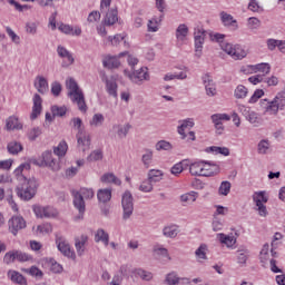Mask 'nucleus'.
<instances>
[{
    "instance_id": "f257e3e1",
    "label": "nucleus",
    "mask_w": 285,
    "mask_h": 285,
    "mask_svg": "<svg viewBox=\"0 0 285 285\" xmlns=\"http://www.w3.org/2000/svg\"><path fill=\"white\" fill-rule=\"evenodd\" d=\"M31 166L30 163L21 164L14 171L13 175L19 180V185L17 187V195L20 199L24 202H30L37 195V188H39V183L37 178L31 177L27 178L23 175L24 170H30Z\"/></svg>"
},
{
    "instance_id": "f03ea898",
    "label": "nucleus",
    "mask_w": 285,
    "mask_h": 285,
    "mask_svg": "<svg viewBox=\"0 0 285 285\" xmlns=\"http://www.w3.org/2000/svg\"><path fill=\"white\" fill-rule=\"evenodd\" d=\"M68 88V97L71 99L72 104H77L80 112H86L88 110V105H86V97L83 91L77 85V81L73 78H69L66 81Z\"/></svg>"
},
{
    "instance_id": "7ed1b4c3",
    "label": "nucleus",
    "mask_w": 285,
    "mask_h": 285,
    "mask_svg": "<svg viewBox=\"0 0 285 285\" xmlns=\"http://www.w3.org/2000/svg\"><path fill=\"white\" fill-rule=\"evenodd\" d=\"M73 195V205L77 210H79L80 215L86 213V202L85 199H92L95 197V190L92 188H81L80 191H72Z\"/></svg>"
},
{
    "instance_id": "20e7f679",
    "label": "nucleus",
    "mask_w": 285,
    "mask_h": 285,
    "mask_svg": "<svg viewBox=\"0 0 285 285\" xmlns=\"http://www.w3.org/2000/svg\"><path fill=\"white\" fill-rule=\"evenodd\" d=\"M32 164H35V166H40V167L46 166L47 168H50L55 173H57L58 170L61 169V165L59 164V160H57L52 156V151L42 153V159L40 161L39 160H32Z\"/></svg>"
},
{
    "instance_id": "39448f33",
    "label": "nucleus",
    "mask_w": 285,
    "mask_h": 285,
    "mask_svg": "<svg viewBox=\"0 0 285 285\" xmlns=\"http://www.w3.org/2000/svg\"><path fill=\"white\" fill-rule=\"evenodd\" d=\"M253 202L255 203L256 210L261 217H266L268 215V209L266 205L268 203V197H266V191H256L253 195Z\"/></svg>"
},
{
    "instance_id": "423d86ee",
    "label": "nucleus",
    "mask_w": 285,
    "mask_h": 285,
    "mask_svg": "<svg viewBox=\"0 0 285 285\" xmlns=\"http://www.w3.org/2000/svg\"><path fill=\"white\" fill-rule=\"evenodd\" d=\"M121 206L124 209L122 219H130V216L135 210V205L132 204V194H130V191L124 193L121 198Z\"/></svg>"
},
{
    "instance_id": "0eeeda50",
    "label": "nucleus",
    "mask_w": 285,
    "mask_h": 285,
    "mask_svg": "<svg viewBox=\"0 0 285 285\" xmlns=\"http://www.w3.org/2000/svg\"><path fill=\"white\" fill-rule=\"evenodd\" d=\"M164 179V171L159 169H151L148 173V179L144 186V193H150L153 190V184H157V181H161Z\"/></svg>"
},
{
    "instance_id": "6e6552de",
    "label": "nucleus",
    "mask_w": 285,
    "mask_h": 285,
    "mask_svg": "<svg viewBox=\"0 0 285 285\" xmlns=\"http://www.w3.org/2000/svg\"><path fill=\"white\" fill-rule=\"evenodd\" d=\"M33 213L37 217H40L41 219H43V217L47 219H50L59 215V212H57L55 207H51V206L43 207L39 205L33 206Z\"/></svg>"
},
{
    "instance_id": "1a4fd4ad",
    "label": "nucleus",
    "mask_w": 285,
    "mask_h": 285,
    "mask_svg": "<svg viewBox=\"0 0 285 285\" xmlns=\"http://www.w3.org/2000/svg\"><path fill=\"white\" fill-rule=\"evenodd\" d=\"M261 106L264 109V115L277 116L279 110H282V106L278 105L275 98L273 100H268V99L261 100Z\"/></svg>"
},
{
    "instance_id": "9d476101",
    "label": "nucleus",
    "mask_w": 285,
    "mask_h": 285,
    "mask_svg": "<svg viewBox=\"0 0 285 285\" xmlns=\"http://www.w3.org/2000/svg\"><path fill=\"white\" fill-rule=\"evenodd\" d=\"M208 35V31L204 29H195L194 32V39H195V50H196V57H202V50L204 48V41L206 40V36Z\"/></svg>"
},
{
    "instance_id": "9b49d317",
    "label": "nucleus",
    "mask_w": 285,
    "mask_h": 285,
    "mask_svg": "<svg viewBox=\"0 0 285 285\" xmlns=\"http://www.w3.org/2000/svg\"><path fill=\"white\" fill-rule=\"evenodd\" d=\"M56 244L58 246V250H60L65 257H69V259H77V254L70 249V244L63 240V238H57Z\"/></svg>"
},
{
    "instance_id": "f8f14e48",
    "label": "nucleus",
    "mask_w": 285,
    "mask_h": 285,
    "mask_svg": "<svg viewBox=\"0 0 285 285\" xmlns=\"http://www.w3.org/2000/svg\"><path fill=\"white\" fill-rule=\"evenodd\" d=\"M26 228V219H23L21 216H13L9 220V230L12 235H17L19 230H23Z\"/></svg>"
},
{
    "instance_id": "ddd939ff",
    "label": "nucleus",
    "mask_w": 285,
    "mask_h": 285,
    "mask_svg": "<svg viewBox=\"0 0 285 285\" xmlns=\"http://www.w3.org/2000/svg\"><path fill=\"white\" fill-rule=\"evenodd\" d=\"M203 83L205 86V92L207 97L217 96V85L215 83V80H213V77L209 75L203 76Z\"/></svg>"
},
{
    "instance_id": "4468645a",
    "label": "nucleus",
    "mask_w": 285,
    "mask_h": 285,
    "mask_svg": "<svg viewBox=\"0 0 285 285\" xmlns=\"http://www.w3.org/2000/svg\"><path fill=\"white\" fill-rule=\"evenodd\" d=\"M219 165L215 161L203 160V177H213L218 175Z\"/></svg>"
},
{
    "instance_id": "2eb2a0df",
    "label": "nucleus",
    "mask_w": 285,
    "mask_h": 285,
    "mask_svg": "<svg viewBox=\"0 0 285 285\" xmlns=\"http://www.w3.org/2000/svg\"><path fill=\"white\" fill-rule=\"evenodd\" d=\"M57 52L59 57L63 59L61 65L62 68H69V66H72V63H75V58L72 57V53H70V51H68V49H66L65 47L58 46Z\"/></svg>"
},
{
    "instance_id": "dca6fc26",
    "label": "nucleus",
    "mask_w": 285,
    "mask_h": 285,
    "mask_svg": "<svg viewBox=\"0 0 285 285\" xmlns=\"http://www.w3.org/2000/svg\"><path fill=\"white\" fill-rule=\"evenodd\" d=\"M78 148L82 153H86V150H90V135H88L86 131H80L76 135Z\"/></svg>"
},
{
    "instance_id": "f3484780",
    "label": "nucleus",
    "mask_w": 285,
    "mask_h": 285,
    "mask_svg": "<svg viewBox=\"0 0 285 285\" xmlns=\"http://www.w3.org/2000/svg\"><path fill=\"white\" fill-rule=\"evenodd\" d=\"M7 277L8 279H10V282H12V284L28 285V279L26 278V276H23L18 271L9 269L7 273Z\"/></svg>"
},
{
    "instance_id": "a211bd4d",
    "label": "nucleus",
    "mask_w": 285,
    "mask_h": 285,
    "mask_svg": "<svg viewBox=\"0 0 285 285\" xmlns=\"http://www.w3.org/2000/svg\"><path fill=\"white\" fill-rule=\"evenodd\" d=\"M42 104H43V99H41V96L39 94H35L33 107H32V112L30 115V119L35 120L37 119V117L41 115Z\"/></svg>"
},
{
    "instance_id": "6ab92c4d",
    "label": "nucleus",
    "mask_w": 285,
    "mask_h": 285,
    "mask_svg": "<svg viewBox=\"0 0 285 285\" xmlns=\"http://www.w3.org/2000/svg\"><path fill=\"white\" fill-rule=\"evenodd\" d=\"M33 86L40 95H46V92L49 90L48 79H46L43 76L36 77Z\"/></svg>"
},
{
    "instance_id": "aec40b11",
    "label": "nucleus",
    "mask_w": 285,
    "mask_h": 285,
    "mask_svg": "<svg viewBox=\"0 0 285 285\" xmlns=\"http://www.w3.org/2000/svg\"><path fill=\"white\" fill-rule=\"evenodd\" d=\"M75 246L77 255L81 257L83 253H86V247L88 246V236L81 235L80 237H77L75 239Z\"/></svg>"
},
{
    "instance_id": "412c9836",
    "label": "nucleus",
    "mask_w": 285,
    "mask_h": 285,
    "mask_svg": "<svg viewBox=\"0 0 285 285\" xmlns=\"http://www.w3.org/2000/svg\"><path fill=\"white\" fill-rule=\"evenodd\" d=\"M161 21H164V14L154 16L147 22V30L149 32H159V27L161 26Z\"/></svg>"
},
{
    "instance_id": "4be33fe9",
    "label": "nucleus",
    "mask_w": 285,
    "mask_h": 285,
    "mask_svg": "<svg viewBox=\"0 0 285 285\" xmlns=\"http://www.w3.org/2000/svg\"><path fill=\"white\" fill-rule=\"evenodd\" d=\"M124 73L130 78V81L134 83H138V86H141L144 83V68L141 67L139 70L134 71L130 73L129 70H124Z\"/></svg>"
},
{
    "instance_id": "5701e85b",
    "label": "nucleus",
    "mask_w": 285,
    "mask_h": 285,
    "mask_svg": "<svg viewBox=\"0 0 285 285\" xmlns=\"http://www.w3.org/2000/svg\"><path fill=\"white\" fill-rule=\"evenodd\" d=\"M97 198L100 204H108L112 199V189L102 188L97 191Z\"/></svg>"
},
{
    "instance_id": "b1692460",
    "label": "nucleus",
    "mask_w": 285,
    "mask_h": 285,
    "mask_svg": "<svg viewBox=\"0 0 285 285\" xmlns=\"http://www.w3.org/2000/svg\"><path fill=\"white\" fill-rule=\"evenodd\" d=\"M58 30L60 32H63V35H72L73 37H81V28L75 27L72 28L70 24H60L58 27Z\"/></svg>"
},
{
    "instance_id": "393cba45",
    "label": "nucleus",
    "mask_w": 285,
    "mask_h": 285,
    "mask_svg": "<svg viewBox=\"0 0 285 285\" xmlns=\"http://www.w3.org/2000/svg\"><path fill=\"white\" fill-rule=\"evenodd\" d=\"M130 124L112 126V130L116 131L118 139H126L128 132L130 131Z\"/></svg>"
},
{
    "instance_id": "a878e982",
    "label": "nucleus",
    "mask_w": 285,
    "mask_h": 285,
    "mask_svg": "<svg viewBox=\"0 0 285 285\" xmlns=\"http://www.w3.org/2000/svg\"><path fill=\"white\" fill-rule=\"evenodd\" d=\"M23 125L19 121V118L16 116H10L6 120V130H21Z\"/></svg>"
},
{
    "instance_id": "bb28decb",
    "label": "nucleus",
    "mask_w": 285,
    "mask_h": 285,
    "mask_svg": "<svg viewBox=\"0 0 285 285\" xmlns=\"http://www.w3.org/2000/svg\"><path fill=\"white\" fill-rule=\"evenodd\" d=\"M118 14L117 8L108 10L105 17V26H115V23L119 21Z\"/></svg>"
},
{
    "instance_id": "cd10ccee",
    "label": "nucleus",
    "mask_w": 285,
    "mask_h": 285,
    "mask_svg": "<svg viewBox=\"0 0 285 285\" xmlns=\"http://www.w3.org/2000/svg\"><path fill=\"white\" fill-rule=\"evenodd\" d=\"M102 66L104 68L112 70V68H119V66H121V62H119V59L115 56H106L102 60Z\"/></svg>"
},
{
    "instance_id": "c85d7f7f",
    "label": "nucleus",
    "mask_w": 285,
    "mask_h": 285,
    "mask_svg": "<svg viewBox=\"0 0 285 285\" xmlns=\"http://www.w3.org/2000/svg\"><path fill=\"white\" fill-rule=\"evenodd\" d=\"M102 184H115L116 186H121V179H119L112 173H106L100 177Z\"/></svg>"
},
{
    "instance_id": "c756f323",
    "label": "nucleus",
    "mask_w": 285,
    "mask_h": 285,
    "mask_svg": "<svg viewBox=\"0 0 285 285\" xmlns=\"http://www.w3.org/2000/svg\"><path fill=\"white\" fill-rule=\"evenodd\" d=\"M7 150L9 155H19V153L23 151V145L17 140H11L7 145Z\"/></svg>"
},
{
    "instance_id": "7c9ffc66",
    "label": "nucleus",
    "mask_w": 285,
    "mask_h": 285,
    "mask_svg": "<svg viewBox=\"0 0 285 285\" xmlns=\"http://www.w3.org/2000/svg\"><path fill=\"white\" fill-rule=\"evenodd\" d=\"M68 153V142L66 140H61L57 147H53V155L59 157H66V154Z\"/></svg>"
},
{
    "instance_id": "2f4dec72",
    "label": "nucleus",
    "mask_w": 285,
    "mask_h": 285,
    "mask_svg": "<svg viewBox=\"0 0 285 285\" xmlns=\"http://www.w3.org/2000/svg\"><path fill=\"white\" fill-rule=\"evenodd\" d=\"M95 242L97 244L101 242L105 246H108V244L110 243V236L108 235V233H106V230L98 229L95 235Z\"/></svg>"
},
{
    "instance_id": "473e14b6",
    "label": "nucleus",
    "mask_w": 285,
    "mask_h": 285,
    "mask_svg": "<svg viewBox=\"0 0 285 285\" xmlns=\"http://www.w3.org/2000/svg\"><path fill=\"white\" fill-rule=\"evenodd\" d=\"M203 164L204 160L188 165L190 175H193L194 177H203Z\"/></svg>"
},
{
    "instance_id": "72a5a7b5",
    "label": "nucleus",
    "mask_w": 285,
    "mask_h": 285,
    "mask_svg": "<svg viewBox=\"0 0 285 285\" xmlns=\"http://www.w3.org/2000/svg\"><path fill=\"white\" fill-rule=\"evenodd\" d=\"M163 234L165 237H169L170 239H175L177 235H179V227L177 225L166 226L163 229Z\"/></svg>"
},
{
    "instance_id": "f704fd0d",
    "label": "nucleus",
    "mask_w": 285,
    "mask_h": 285,
    "mask_svg": "<svg viewBox=\"0 0 285 285\" xmlns=\"http://www.w3.org/2000/svg\"><path fill=\"white\" fill-rule=\"evenodd\" d=\"M217 238L219 239L220 244H226L228 248L232 246H235L237 239L233 236L226 235V234H217Z\"/></svg>"
},
{
    "instance_id": "c9c22d12",
    "label": "nucleus",
    "mask_w": 285,
    "mask_h": 285,
    "mask_svg": "<svg viewBox=\"0 0 285 285\" xmlns=\"http://www.w3.org/2000/svg\"><path fill=\"white\" fill-rule=\"evenodd\" d=\"M186 37H188V26L179 24L176 29V39L178 41H186Z\"/></svg>"
},
{
    "instance_id": "e433bc0d",
    "label": "nucleus",
    "mask_w": 285,
    "mask_h": 285,
    "mask_svg": "<svg viewBox=\"0 0 285 285\" xmlns=\"http://www.w3.org/2000/svg\"><path fill=\"white\" fill-rule=\"evenodd\" d=\"M186 168H188V160H181L171 167L170 173L171 175H181Z\"/></svg>"
},
{
    "instance_id": "4c0bfd02",
    "label": "nucleus",
    "mask_w": 285,
    "mask_h": 285,
    "mask_svg": "<svg viewBox=\"0 0 285 285\" xmlns=\"http://www.w3.org/2000/svg\"><path fill=\"white\" fill-rule=\"evenodd\" d=\"M252 70L254 72H263V75H269L271 73V65L268 62H262L258 65L250 66Z\"/></svg>"
},
{
    "instance_id": "58836bf2",
    "label": "nucleus",
    "mask_w": 285,
    "mask_h": 285,
    "mask_svg": "<svg viewBox=\"0 0 285 285\" xmlns=\"http://www.w3.org/2000/svg\"><path fill=\"white\" fill-rule=\"evenodd\" d=\"M247 55L248 53L246 52V50H244L242 48V46L235 45L234 51L232 53V58H234L235 61H238V60H242V59L246 58Z\"/></svg>"
},
{
    "instance_id": "ea45409f",
    "label": "nucleus",
    "mask_w": 285,
    "mask_h": 285,
    "mask_svg": "<svg viewBox=\"0 0 285 285\" xmlns=\"http://www.w3.org/2000/svg\"><path fill=\"white\" fill-rule=\"evenodd\" d=\"M193 126H195L193 119H187L183 121V124L178 127V134H180L181 139H186V128H193Z\"/></svg>"
},
{
    "instance_id": "a19ab883",
    "label": "nucleus",
    "mask_w": 285,
    "mask_h": 285,
    "mask_svg": "<svg viewBox=\"0 0 285 285\" xmlns=\"http://www.w3.org/2000/svg\"><path fill=\"white\" fill-rule=\"evenodd\" d=\"M247 121H249V124H252L253 126H255V128L262 126V117H259V114L255 112V111H252L247 118H246Z\"/></svg>"
},
{
    "instance_id": "79ce46f5",
    "label": "nucleus",
    "mask_w": 285,
    "mask_h": 285,
    "mask_svg": "<svg viewBox=\"0 0 285 285\" xmlns=\"http://www.w3.org/2000/svg\"><path fill=\"white\" fill-rule=\"evenodd\" d=\"M108 95L117 97V82L115 80L105 79Z\"/></svg>"
},
{
    "instance_id": "37998d69",
    "label": "nucleus",
    "mask_w": 285,
    "mask_h": 285,
    "mask_svg": "<svg viewBox=\"0 0 285 285\" xmlns=\"http://www.w3.org/2000/svg\"><path fill=\"white\" fill-rule=\"evenodd\" d=\"M104 121H106V118L101 114H95L89 121V125L94 128H99L100 126H104Z\"/></svg>"
},
{
    "instance_id": "c03bdc74",
    "label": "nucleus",
    "mask_w": 285,
    "mask_h": 285,
    "mask_svg": "<svg viewBox=\"0 0 285 285\" xmlns=\"http://www.w3.org/2000/svg\"><path fill=\"white\" fill-rule=\"evenodd\" d=\"M271 148V141L268 139H263L257 145L258 155H266Z\"/></svg>"
},
{
    "instance_id": "a18cd8bd",
    "label": "nucleus",
    "mask_w": 285,
    "mask_h": 285,
    "mask_svg": "<svg viewBox=\"0 0 285 285\" xmlns=\"http://www.w3.org/2000/svg\"><path fill=\"white\" fill-rule=\"evenodd\" d=\"M180 202L183 204H193L194 202H197V193L196 191H190L187 194H183L180 196Z\"/></svg>"
},
{
    "instance_id": "49530a36",
    "label": "nucleus",
    "mask_w": 285,
    "mask_h": 285,
    "mask_svg": "<svg viewBox=\"0 0 285 285\" xmlns=\"http://www.w3.org/2000/svg\"><path fill=\"white\" fill-rule=\"evenodd\" d=\"M248 95V88H246L244 85H238L234 91V97L236 99H245Z\"/></svg>"
},
{
    "instance_id": "de8ad7c7",
    "label": "nucleus",
    "mask_w": 285,
    "mask_h": 285,
    "mask_svg": "<svg viewBox=\"0 0 285 285\" xmlns=\"http://www.w3.org/2000/svg\"><path fill=\"white\" fill-rule=\"evenodd\" d=\"M214 125L222 124V121H230V116L227 114H214L210 117Z\"/></svg>"
},
{
    "instance_id": "09e8293b",
    "label": "nucleus",
    "mask_w": 285,
    "mask_h": 285,
    "mask_svg": "<svg viewBox=\"0 0 285 285\" xmlns=\"http://www.w3.org/2000/svg\"><path fill=\"white\" fill-rule=\"evenodd\" d=\"M165 284H167V285H178L179 284V276L176 274V272H171L166 275Z\"/></svg>"
},
{
    "instance_id": "8fccbe9b",
    "label": "nucleus",
    "mask_w": 285,
    "mask_h": 285,
    "mask_svg": "<svg viewBox=\"0 0 285 285\" xmlns=\"http://www.w3.org/2000/svg\"><path fill=\"white\" fill-rule=\"evenodd\" d=\"M188 75L186 72L181 71L179 73H166L164 77V81H173V79H187Z\"/></svg>"
},
{
    "instance_id": "3c124183",
    "label": "nucleus",
    "mask_w": 285,
    "mask_h": 285,
    "mask_svg": "<svg viewBox=\"0 0 285 285\" xmlns=\"http://www.w3.org/2000/svg\"><path fill=\"white\" fill-rule=\"evenodd\" d=\"M104 159V151L101 149H96L87 157L89 161H101Z\"/></svg>"
},
{
    "instance_id": "603ef678",
    "label": "nucleus",
    "mask_w": 285,
    "mask_h": 285,
    "mask_svg": "<svg viewBox=\"0 0 285 285\" xmlns=\"http://www.w3.org/2000/svg\"><path fill=\"white\" fill-rule=\"evenodd\" d=\"M51 112L53 117H63L66 112H68V108H66V106L59 107L57 105H53L51 107Z\"/></svg>"
},
{
    "instance_id": "864d4df0",
    "label": "nucleus",
    "mask_w": 285,
    "mask_h": 285,
    "mask_svg": "<svg viewBox=\"0 0 285 285\" xmlns=\"http://www.w3.org/2000/svg\"><path fill=\"white\" fill-rule=\"evenodd\" d=\"M10 6H13L18 12H23L24 10H32V6L30 4H20L16 0H7Z\"/></svg>"
},
{
    "instance_id": "5fc2aeb1",
    "label": "nucleus",
    "mask_w": 285,
    "mask_h": 285,
    "mask_svg": "<svg viewBox=\"0 0 285 285\" xmlns=\"http://www.w3.org/2000/svg\"><path fill=\"white\" fill-rule=\"evenodd\" d=\"M155 253L160 259H166V262H170V255L168 254L167 248L157 247L155 248Z\"/></svg>"
},
{
    "instance_id": "6e6d98bb",
    "label": "nucleus",
    "mask_w": 285,
    "mask_h": 285,
    "mask_svg": "<svg viewBox=\"0 0 285 285\" xmlns=\"http://www.w3.org/2000/svg\"><path fill=\"white\" fill-rule=\"evenodd\" d=\"M32 256L28 253L16 249V261L17 262H31Z\"/></svg>"
},
{
    "instance_id": "4d7b16f0",
    "label": "nucleus",
    "mask_w": 285,
    "mask_h": 285,
    "mask_svg": "<svg viewBox=\"0 0 285 285\" xmlns=\"http://www.w3.org/2000/svg\"><path fill=\"white\" fill-rule=\"evenodd\" d=\"M151 164H153V149H145V154H144L145 168H150Z\"/></svg>"
},
{
    "instance_id": "13d9d810",
    "label": "nucleus",
    "mask_w": 285,
    "mask_h": 285,
    "mask_svg": "<svg viewBox=\"0 0 285 285\" xmlns=\"http://www.w3.org/2000/svg\"><path fill=\"white\" fill-rule=\"evenodd\" d=\"M3 262L7 265L10 264H14V262H17V254H16V249L8 252L4 257H3Z\"/></svg>"
},
{
    "instance_id": "bf43d9fd",
    "label": "nucleus",
    "mask_w": 285,
    "mask_h": 285,
    "mask_svg": "<svg viewBox=\"0 0 285 285\" xmlns=\"http://www.w3.org/2000/svg\"><path fill=\"white\" fill-rule=\"evenodd\" d=\"M208 250V246H206V244L200 245L196 252L195 255L198 259H207L206 257V253Z\"/></svg>"
},
{
    "instance_id": "052dcab7",
    "label": "nucleus",
    "mask_w": 285,
    "mask_h": 285,
    "mask_svg": "<svg viewBox=\"0 0 285 285\" xmlns=\"http://www.w3.org/2000/svg\"><path fill=\"white\" fill-rule=\"evenodd\" d=\"M230 181L224 180L218 189L219 195H224V197H226L228 193H230Z\"/></svg>"
},
{
    "instance_id": "680f3d73",
    "label": "nucleus",
    "mask_w": 285,
    "mask_h": 285,
    "mask_svg": "<svg viewBox=\"0 0 285 285\" xmlns=\"http://www.w3.org/2000/svg\"><path fill=\"white\" fill-rule=\"evenodd\" d=\"M37 232L40 233L41 235H49V233H52V225H50V223L39 225L37 227Z\"/></svg>"
},
{
    "instance_id": "e2e57ef3",
    "label": "nucleus",
    "mask_w": 285,
    "mask_h": 285,
    "mask_svg": "<svg viewBox=\"0 0 285 285\" xmlns=\"http://www.w3.org/2000/svg\"><path fill=\"white\" fill-rule=\"evenodd\" d=\"M41 128L39 127H33L29 132H28V139L30 141H36L37 138L41 135Z\"/></svg>"
},
{
    "instance_id": "0e129e2a",
    "label": "nucleus",
    "mask_w": 285,
    "mask_h": 285,
    "mask_svg": "<svg viewBox=\"0 0 285 285\" xmlns=\"http://www.w3.org/2000/svg\"><path fill=\"white\" fill-rule=\"evenodd\" d=\"M156 150H173V145L166 140H159L156 144Z\"/></svg>"
},
{
    "instance_id": "69168bd1",
    "label": "nucleus",
    "mask_w": 285,
    "mask_h": 285,
    "mask_svg": "<svg viewBox=\"0 0 285 285\" xmlns=\"http://www.w3.org/2000/svg\"><path fill=\"white\" fill-rule=\"evenodd\" d=\"M248 249H238V264H246L248 261Z\"/></svg>"
},
{
    "instance_id": "338daca9",
    "label": "nucleus",
    "mask_w": 285,
    "mask_h": 285,
    "mask_svg": "<svg viewBox=\"0 0 285 285\" xmlns=\"http://www.w3.org/2000/svg\"><path fill=\"white\" fill-rule=\"evenodd\" d=\"M39 24L37 22H27L26 23V32L28 35H37V28Z\"/></svg>"
},
{
    "instance_id": "774afa93",
    "label": "nucleus",
    "mask_w": 285,
    "mask_h": 285,
    "mask_svg": "<svg viewBox=\"0 0 285 285\" xmlns=\"http://www.w3.org/2000/svg\"><path fill=\"white\" fill-rule=\"evenodd\" d=\"M277 104L281 106V110H284L285 107V91L278 92L274 98Z\"/></svg>"
}]
</instances>
